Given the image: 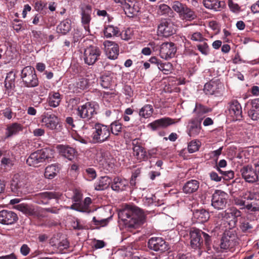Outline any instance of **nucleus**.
Instances as JSON below:
<instances>
[{
    "label": "nucleus",
    "instance_id": "obj_1",
    "mask_svg": "<svg viewBox=\"0 0 259 259\" xmlns=\"http://www.w3.org/2000/svg\"><path fill=\"white\" fill-rule=\"evenodd\" d=\"M118 216L127 229L137 228L145 221L142 210L135 206H127L119 211Z\"/></svg>",
    "mask_w": 259,
    "mask_h": 259
},
{
    "label": "nucleus",
    "instance_id": "obj_2",
    "mask_svg": "<svg viewBox=\"0 0 259 259\" xmlns=\"http://www.w3.org/2000/svg\"><path fill=\"white\" fill-rule=\"evenodd\" d=\"M241 215V212L235 207H231L225 211L219 213L215 217L220 221H217L218 225H225L227 223L231 227H233L237 221V218Z\"/></svg>",
    "mask_w": 259,
    "mask_h": 259
},
{
    "label": "nucleus",
    "instance_id": "obj_3",
    "mask_svg": "<svg viewBox=\"0 0 259 259\" xmlns=\"http://www.w3.org/2000/svg\"><path fill=\"white\" fill-rule=\"evenodd\" d=\"M54 153V150L50 148L37 151L30 154L26 163L30 166H37L39 163L44 162L46 159L53 158Z\"/></svg>",
    "mask_w": 259,
    "mask_h": 259
},
{
    "label": "nucleus",
    "instance_id": "obj_4",
    "mask_svg": "<svg viewBox=\"0 0 259 259\" xmlns=\"http://www.w3.org/2000/svg\"><path fill=\"white\" fill-rule=\"evenodd\" d=\"M110 135V130L106 125L96 123L92 133V138L94 143H102L108 140Z\"/></svg>",
    "mask_w": 259,
    "mask_h": 259
},
{
    "label": "nucleus",
    "instance_id": "obj_5",
    "mask_svg": "<svg viewBox=\"0 0 259 259\" xmlns=\"http://www.w3.org/2000/svg\"><path fill=\"white\" fill-rule=\"evenodd\" d=\"M21 76L24 84L27 88H34L39 84L35 70L31 66L24 67L21 71Z\"/></svg>",
    "mask_w": 259,
    "mask_h": 259
},
{
    "label": "nucleus",
    "instance_id": "obj_6",
    "mask_svg": "<svg viewBox=\"0 0 259 259\" xmlns=\"http://www.w3.org/2000/svg\"><path fill=\"white\" fill-rule=\"evenodd\" d=\"M173 10L178 13L180 17L186 21H191L196 18L195 12L189 8L186 5L179 1H175L171 5Z\"/></svg>",
    "mask_w": 259,
    "mask_h": 259
},
{
    "label": "nucleus",
    "instance_id": "obj_7",
    "mask_svg": "<svg viewBox=\"0 0 259 259\" xmlns=\"http://www.w3.org/2000/svg\"><path fill=\"white\" fill-rule=\"evenodd\" d=\"M242 197L247 201L246 209L255 212L259 210V192L254 190H247L242 193Z\"/></svg>",
    "mask_w": 259,
    "mask_h": 259
},
{
    "label": "nucleus",
    "instance_id": "obj_8",
    "mask_svg": "<svg viewBox=\"0 0 259 259\" xmlns=\"http://www.w3.org/2000/svg\"><path fill=\"white\" fill-rule=\"evenodd\" d=\"M79 9L81 15V24L89 34L90 33V24L91 21L92 6L89 4L82 3L79 5Z\"/></svg>",
    "mask_w": 259,
    "mask_h": 259
},
{
    "label": "nucleus",
    "instance_id": "obj_9",
    "mask_svg": "<svg viewBox=\"0 0 259 259\" xmlns=\"http://www.w3.org/2000/svg\"><path fill=\"white\" fill-rule=\"evenodd\" d=\"M97 106L95 103L87 102L77 107L76 114L81 118L90 119L97 113Z\"/></svg>",
    "mask_w": 259,
    "mask_h": 259
},
{
    "label": "nucleus",
    "instance_id": "obj_10",
    "mask_svg": "<svg viewBox=\"0 0 259 259\" xmlns=\"http://www.w3.org/2000/svg\"><path fill=\"white\" fill-rule=\"evenodd\" d=\"M228 199L227 193L220 190H216L212 195L211 205L215 209H223L226 206Z\"/></svg>",
    "mask_w": 259,
    "mask_h": 259
},
{
    "label": "nucleus",
    "instance_id": "obj_11",
    "mask_svg": "<svg viewBox=\"0 0 259 259\" xmlns=\"http://www.w3.org/2000/svg\"><path fill=\"white\" fill-rule=\"evenodd\" d=\"M101 53L100 49L96 46H91L87 48L83 55L85 63L89 65H93L99 59Z\"/></svg>",
    "mask_w": 259,
    "mask_h": 259
},
{
    "label": "nucleus",
    "instance_id": "obj_12",
    "mask_svg": "<svg viewBox=\"0 0 259 259\" xmlns=\"http://www.w3.org/2000/svg\"><path fill=\"white\" fill-rule=\"evenodd\" d=\"M15 208L22 212L27 216L37 218L43 217L44 216L40 214V212H44V210L40 209L39 208L35 207L27 204L21 203L17 204L15 206Z\"/></svg>",
    "mask_w": 259,
    "mask_h": 259
},
{
    "label": "nucleus",
    "instance_id": "obj_13",
    "mask_svg": "<svg viewBox=\"0 0 259 259\" xmlns=\"http://www.w3.org/2000/svg\"><path fill=\"white\" fill-rule=\"evenodd\" d=\"M148 247L155 251L163 252L168 249V246L165 240L161 237H152L148 242Z\"/></svg>",
    "mask_w": 259,
    "mask_h": 259
},
{
    "label": "nucleus",
    "instance_id": "obj_14",
    "mask_svg": "<svg viewBox=\"0 0 259 259\" xmlns=\"http://www.w3.org/2000/svg\"><path fill=\"white\" fill-rule=\"evenodd\" d=\"M141 3L137 0H125L122 5L125 13L128 17L137 15L141 9Z\"/></svg>",
    "mask_w": 259,
    "mask_h": 259
},
{
    "label": "nucleus",
    "instance_id": "obj_15",
    "mask_svg": "<svg viewBox=\"0 0 259 259\" xmlns=\"http://www.w3.org/2000/svg\"><path fill=\"white\" fill-rule=\"evenodd\" d=\"M176 51L177 49L174 43H163L160 47V56L162 59L167 60L175 56Z\"/></svg>",
    "mask_w": 259,
    "mask_h": 259
},
{
    "label": "nucleus",
    "instance_id": "obj_16",
    "mask_svg": "<svg viewBox=\"0 0 259 259\" xmlns=\"http://www.w3.org/2000/svg\"><path fill=\"white\" fill-rule=\"evenodd\" d=\"M26 184V180L24 176L18 174H15L12 180L11 184V188L12 191L19 194L22 192L23 189Z\"/></svg>",
    "mask_w": 259,
    "mask_h": 259
},
{
    "label": "nucleus",
    "instance_id": "obj_17",
    "mask_svg": "<svg viewBox=\"0 0 259 259\" xmlns=\"http://www.w3.org/2000/svg\"><path fill=\"white\" fill-rule=\"evenodd\" d=\"M202 132L201 121L196 119H191L188 122L186 132L190 137H197Z\"/></svg>",
    "mask_w": 259,
    "mask_h": 259
},
{
    "label": "nucleus",
    "instance_id": "obj_18",
    "mask_svg": "<svg viewBox=\"0 0 259 259\" xmlns=\"http://www.w3.org/2000/svg\"><path fill=\"white\" fill-rule=\"evenodd\" d=\"M175 31L174 25L169 20H161L158 26V32L164 37L171 36Z\"/></svg>",
    "mask_w": 259,
    "mask_h": 259
},
{
    "label": "nucleus",
    "instance_id": "obj_19",
    "mask_svg": "<svg viewBox=\"0 0 259 259\" xmlns=\"http://www.w3.org/2000/svg\"><path fill=\"white\" fill-rule=\"evenodd\" d=\"M18 220L16 213L8 210L0 211V224L4 225H11L14 224Z\"/></svg>",
    "mask_w": 259,
    "mask_h": 259
},
{
    "label": "nucleus",
    "instance_id": "obj_20",
    "mask_svg": "<svg viewBox=\"0 0 259 259\" xmlns=\"http://www.w3.org/2000/svg\"><path fill=\"white\" fill-rule=\"evenodd\" d=\"M229 115L233 120H240L242 117V107L237 100H233L229 104Z\"/></svg>",
    "mask_w": 259,
    "mask_h": 259
},
{
    "label": "nucleus",
    "instance_id": "obj_21",
    "mask_svg": "<svg viewBox=\"0 0 259 259\" xmlns=\"http://www.w3.org/2000/svg\"><path fill=\"white\" fill-rule=\"evenodd\" d=\"M180 120V119H178L175 121V119L169 117L162 118L150 123L148 126L155 131L160 128H165L169 125L177 123Z\"/></svg>",
    "mask_w": 259,
    "mask_h": 259
},
{
    "label": "nucleus",
    "instance_id": "obj_22",
    "mask_svg": "<svg viewBox=\"0 0 259 259\" xmlns=\"http://www.w3.org/2000/svg\"><path fill=\"white\" fill-rule=\"evenodd\" d=\"M242 178L248 183H254L258 180V174L255 169H254L251 166L246 165L243 166L240 170Z\"/></svg>",
    "mask_w": 259,
    "mask_h": 259
},
{
    "label": "nucleus",
    "instance_id": "obj_23",
    "mask_svg": "<svg viewBox=\"0 0 259 259\" xmlns=\"http://www.w3.org/2000/svg\"><path fill=\"white\" fill-rule=\"evenodd\" d=\"M104 46L108 58L112 60L116 59L119 54L118 45L113 41L106 40L104 41Z\"/></svg>",
    "mask_w": 259,
    "mask_h": 259
},
{
    "label": "nucleus",
    "instance_id": "obj_24",
    "mask_svg": "<svg viewBox=\"0 0 259 259\" xmlns=\"http://www.w3.org/2000/svg\"><path fill=\"white\" fill-rule=\"evenodd\" d=\"M41 122L47 128L52 130L56 128L59 123V118L54 114L45 113L42 115Z\"/></svg>",
    "mask_w": 259,
    "mask_h": 259
},
{
    "label": "nucleus",
    "instance_id": "obj_25",
    "mask_svg": "<svg viewBox=\"0 0 259 259\" xmlns=\"http://www.w3.org/2000/svg\"><path fill=\"white\" fill-rule=\"evenodd\" d=\"M202 234L203 232L197 229H193L190 231V243L192 248H200L203 243Z\"/></svg>",
    "mask_w": 259,
    "mask_h": 259
},
{
    "label": "nucleus",
    "instance_id": "obj_26",
    "mask_svg": "<svg viewBox=\"0 0 259 259\" xmlns=\"http://www.w3.org/2000/svg\"><path fill=\"white\" fill-rule=\"evenodd\" d=\"M133 154L137 161H141L147 158L146 152L144 148L138 142L134 140L133 142Z\"/></svg>",
    "mask_w": 259,
    "mask_h": 259
},
{
    "label": "nucleus",
    "instance_id": "obj_27",
    "mask_svg": "<svg viewBox=\"0 0 259 259\" xmlns=\"http://www.w3.org/2000/svg\"><path fill=\"white\" fill-rule=\"evenodd\" d=\"M56 148L60 155L68 160H71L74 158L76 151L74 148L63 145H57Z\"/></svg>",
    "mask_w": 259,
    "mask_h": 259
},
{
    "label": "nucleus",
    "instance_id": "obj_28",
    "mask_svg": "<svg viewBox=\"0 0 259 259\" xmlns=\"http://www.w3.org/2000/svg\"><path fill=\"white\" fill-rule=\"evenodd\" d=\"M127 186L128 181L119 177L115 178L111 183L112 189L116 192L124 191Z\"/></svg>",
    "mask_w": 259,
    "mask_h": 259
},
{
    "label": "nucleus",
    "instance_id": "obj_29",
    "mask_svg": "<svg viewBox=\"0 0 259 259\" xmlns=\"http://www.w3.org/2000/svg\"><path fill=\"white\" fill-rule=\"evenodd\" d=\"M92 203V199L90 197H86L83 204L74 203L70 206V208L76 211L89 213L92 212L89 208V205Z\"/></svg>",
    "mask_w": 259,
    "mask_h": 259
},
{
    "label": "nucleus",
    "instance_id": "obj_30",
    "mask_svg": "<svg viewBox=\"0 0 259 259\" xmlns=\"http://www.w3.org/2000/svg\"><path fill=\"white\" fill-rule=\"evenodd\" d=\"M209 218V213L204 209H197L193 212L192 219L196 223H205Z\"/></svg>",
    "mask_w": 259,
    "mask_h": 259
},
{
    "label": "nucleus",
    "instance_id": "obj_31",
    "mask_svg": "<svg viewBox=\"0 0 259 259\" xmlns=\"http://www.w3.org/2000/svg\"><path fill=\"white\" fill-rule=\"evenodd\" d=\"M22 125L18 123H13L7 125L5 135L6 138H10L16 135L20 131H22Z\"/></svg>",
    "mask_w": 259,
    "mask_h": 259
},
{
    "label": "nucleus",
    "instance_id": "obj_32",
    "mask_svg": "<svg viewBox=\"0 0 259 259\" xmlns=\"http://www.w3.org/2000/svg\"><path fill=\"white\" fill-rule=\"evenodd\" d=\"M111 180L107 176L101 177L94 184L95 189L97 191L103 190L108 187Z\"/></svg>",
    "mask_w": 259,
    "mask_h": 259
},
{
    "label": "nucleus",
    "instance_id": "obj_33",
    "mask_svg": "<svg viewBox=\"0 0 259 259\" xmlns=\"http://www.w3.org/2000/svg\"><path fill=\"white\" fill-rule=\"evenodd\" d=\"M199 187V183L195 180L188 181L183 186V190L185 193L190 194L196 191Z\"/></svg>",
    "mask_w": 259,
    "mask_h": 259
},
{
    "label": "nucleus",
    "instance_id": "obj_34",
    "mask_svg": "<svg viewBox=\"0 0 259 259\" xmlns=\"http://www.w3.org/2000/svg\"><path fill=\"white\" fill-rule=\"evenodd\" d=\"M248 115L252 120L259 118V99H255L251 101V107L248 111Z\"/></svg>",
    "mask_w": 259,
    "mask_h": 259
},
{
    "label": "nucleus",
    "instance_id": "obj_35",
    "mask_svg": "<svg viewBox=\"0 0 259 259\" xmlns=\"http://www.w3.org/2000/svg\"><path fill=\"white\" fill-rule=\"evenodd\" d=\"M71 28V21L70 19H67L60 22L57 27L58 33L62 34H67Z\"/></svg>",
    "mask_w": 259,
    "mask_h": 259
},
{
    "label": "nucleus",
    "instance_id": "obj_36",
    "mask_svg": "<svg viewBox=\"0 0 259 259\" xmlns=\"http://www.w3.org/2000/svg\"><path fill=\"white\" fill-rule=\"evenodd\" d=\"M48 100L51 107H57L59 105L61 100V95L58 92H51L49 94Z\"/></svg>",
    "mask_w": 259,
    "mask_h": 259
},
{
    "label": "nucleus",
    "instance_id": "obj_37",
    "mask_svg": "<svg viewBox=\"0 0 259 259\" xmlns=\"http://www.w3.org/2000/svg\"><path fill=\"white\" fill-rule=\"evenodd\" d=\"M59 168L58 164H53L48 166L45 169V176L49 179H53L59 172Z\"/></svg>",
    "mask_w": 259,
    "mask_h": 259
},
{
    "label": "nucleus",
    "instance_id": "obj_38",
    "mask_svg": "<svg viewBox=\"0 0 259 259\" xmlns=\"http://www.w3.org/2000/svg\"><path fill=\"white\" fill-rule=\"evenodd\" d=\"M153 111L151 105L146 104L140 109L139 114L141 117L148 118L152 116Z\"/></svg>",
    "mask_w": 259,
    "mask_h": 259
},
{
    "label": "nucleus",
    "instance_id": "obj_39",
    "mask_svg": "<svg viewBox=\"0 0 259 259\" xmlns=\"http://www.w3.org/2000/svg\"><path fill=\"white\" fill-rule=\"evenodd\" d=\"M119 29L117 27L112 25H109L105 26L104 29V34L106 37L110 38L113 36H117L119 33Z\"/></svg>",
    "mask_w": 259,
    "mask_h": 259
},
{
    "label": "nucleus",
    "instance_id": "obj_40",
    "mask_svg": "<svg viewBox=\"0 0 259 259\" xmlns=\"http://www.w3.org/2000/svg\"><path fill=\"white\" fill-rule=\"evenodd\" d=\"M157 13L159 15L171 16L173 14V12L168 5L162 4L157 7Z\"/></svg>",
    "mask_w": 259,
    "mask_h": 259
},
{
    "label": "nucleus",
    "instance_id": "obj_41",
    "mask_svg": "<svg viewBox=\"0 0 259 259\" xmlns=\"http://www.w3.org/2000/svg\"><path fill=\"white\" fill-rule=\"evenodd\" d=\"M210 109L202 105L201 104L196 103L195 108L193 112L196 114L198 117H200L204 114L209 112Z\"/></svg>",
    "mask_w": 259,
    "mask_h": 259
},
{
    "label": "nucleus",
    "instance_id": "obj_42",
    "mask_svg": "<svg viewBox=\"0 0 259 259\" xmlns=\"http://www.w3.org/2000/svg\"><path fill=\"white\" fill-rule=\"evenodd\" d=\"M5 86L8 90L12 89L15 87V75L12 72L8 74L5 79Z\"/></svg>",
    "mask_w": 259,
    "mask_h": 259
},
{
    "label": "nucleus",
    "instance_id": "obj_43",
    "mask_svg": "<svg viewBox=\"0 0 259 259\" xmlns=\"http://www.w3.org/2000/svg\"><path fill=\"white\" fill-rule=\"evenodd\" d=\"M158 69L164 74H169L172 72L173 66L169 62H161L160 64H158Z\"/></svg>",
    "mask_w": 259,
    "mask_h": 259
},
{
    "label": "nucleus",
    "instance_id": "obj_44",
    "mask_svg": "<svg viewBox=\"0 0 259 259\" xmlns=\"http://www.w3.org/2000/svg\"><path fill=\"white\" fill-rule=\"evenodd\" d=\"M188 38L192 41L198 42L207 40V39L204 37L200 32H190L188 35Z\"/></svg>",
    "mask_w": 259,
    "mask_h": 259
},
{
    "label": "nucleus",
    "instance_id": "obj_45",
    "mask_svg": "<svg viewBox=\"0 0 259 259\" xmlns=\"http://www.w3.org/2000/svg\"><path fill=\"white\" fill-rule=\"evenodd\" d=\"M217 89V85L214 82H208L205 84L203 91L207 95H213Z\"/></svg>",
    "mask_w": 259,
    "mask_h": 259
},
{
    "label": "nucleus",
    "instance_id": "obj_46",
    "mask_svg": "<svg viewBox=\"0 0 259 259\" xmlns=\"http://www.w3.org/2000/svg\"><path fill=\"white\" fill-rule=\"evenodd\" d=\"M88 86V80L85 78H80L76 83V89L74 92H79V90H84Z\"/></svg>",
    "mask_w": 259,
    "mask_h": 259
},
{
    "label": "nucleus",
    "instance_id": "obj_47",
    "mask_svg": "<svg viewBox=\"0 0 259 259\" xmlns=\"http://www.w3.org/2000/svg\"><path fill=\"white\" fill-rule=\"evenodd\" d=\"M110 126V133L111 132L113 135H118L121 132V124L117 121L113 122Z\"/></svg>",
    "mask_w": 259,
    "mask_h": 259
},
{
    "label": "nucleus",
    "instance_id": "obj_48",
    "mask_svg": "<svg viewBox=\"0 0 259 259\" xmlns=\"http://www.w3.org/2000/svg\"><path fill=\"white\" fill-rule=\"evenodd\" d=\"M200 145V142L198 140H192L188 144V150L189 152L192 153L198 151Z\"/></svg>",
    "mask_w": 259,
    "mask_h": 259
},
{
    "label": "nucleus",
    "instance_id": "obj_49",
    "mask_svg": "<svg viewBox=\"0 0 259 259\" xmlns=\"http://www.w3.org/2000/svg\"><path fill=\"white\" fill-rule=\"evenodd\" d=\"M100 84L104 89H109L111 86V78L109 76L103 75L100 78Z\"/></svg>",
    "mask_w": 259,
    "mask_h": 259
},
{
    "label": "nucleus",
    "instance_id": "obj_50",
    "mask_svg": "<svg viewBox=\"0 0 259 259\" xmlns=\"http://www.w3.org/2000/svg\"><path fill=\"white\" fill-rule=\"evenodd\" d=\"M201 42L202 43L197 45V48L202 54L207 55L209 53V48L208 45L205 41H203Z\"/></svg>",
    "mask_w": 259,
    "mask_h": 259
},
{
    "label": "nucleus",
    "instance_id": "obj_51",
    "mask_svg": "<svg viewBox=\"0 0 259 259\" xmlns=\"http://www.w3.org/2000/svg\"><path fill=\"white\" fill-rule=\"evenodd\" d=\"M228 7L230 11L234 13L238 14L241 11V7L239 5L232 0H229Z\"/></svg>",
    "mask_w": 259,
    "mask_h": 259
},
{
    "label": "nucleus",
    "instance_id": "obj_52",
    "mask_svg": "<svg viewBox=\"0 0 259 259\" xmlns=\"http://www.w3.org/2000/svg\"><path fill=\"white\" fill-rule=\"evenodd\" d=\"M48 89L44 85H40L33 91V93L38 95L39 97L47 95Z\"/></svg>",
    "mask_w": 259,
    "mask_h": 259
},
{
    "label": "nucleus",
    "instance_id": "obj_53",
    "mask_svg": "<svg viewBox=\"0 0 259 259\" xmlns=\"http://www.w3.org/2000/svg\"><path fill=\"white\" fill-rule=\"evenodd\" d=\"M12 27L17 32L24 29V26L22 21L15 19L12 22Z\"/></svg>",
    "mask_w": 259,
    "mask_h": 259
},
{
    "label": "nucleus",
    "instance_id": "obj_54",
    "mask_svg": "<svg viewBox=\"0 0 259 259\" xmlns=\"http://www.w3.org/2000/svg\"><path fill=\"white\" fill-rule=\"evenodd\" d=\"M241 197H235L234 198V202L235 204L241 207V208H246L247 202L245 199L242 197V194L241 195Z\"/></svg>",
    "mask_w": 259,
    "mask_h": 259
},
{
    "label": "nucleus",
    "instance_id": "obj_55",
    "mask_svg": "<svg viewBox=\"0 0 259 259\" xmlns=\"http://www.w3.org/2000/svg\"><path fill=\"white\" fill-rule=\"evenodd\" d=\"M93 222L94 224L99 227H104L106 226L108 222L109 219H103L101 220H97L95 217L93 218Z\"/></svg>",
    "mask_w": 259,
    "mask_h": 259
},
{
    "label": "nucleus",
    "instance_id": "obj_56",
    "mask_svg": "<svg viewBox=\"0 0 259 259\" xmlns=\"http://www.w3.org/2000/svg\"><path fill=\"white\" fill-rule=\"evenodd\" d=\"M13 165V161L11 159L7 157H3L1 162V166L4 167V168L11 167Z\"/></svg>",
    "mask_w": 259,
    "mask_h": 259
},
{
    "label": "nucleus",
    "instance_id": "obj_57",
    "mask_svg": "<svg viewBox=\"0 0 259 259\" xmlns=\"http://www.w3.org/2000/svg\"><path fill=\"white\" fill-rule=\"evenodd\" d=\"M87 177L88 181H92L97 176L95 170L93 168H89L86 169Z\"/></svg>",
    "mask_w": 259,
    "mask_h": 259
},
{
    "label": "nucleus",
    "instance_id": "obj_58",
    "mask_svg": "<svg viewBox=\"0 0 259 259\" xmlns=\"http://www.w3.org/2000/svg\"><path fill=\"white\" fill-rule=\"evenodd\" d=\"M223 4H224L223 2L218 0H212L211 9L214 10L215 11H219L220 9L222 7Z\"/></svg>",
    "mask_w": 259,
    "mask_h": 259
},
{
    "label": "nucleus",
    "instance_id": "obj_59",
    "mask_svg": "<svg viewBox=\"0 0 259 259\" xmlns=\"http://www.w3.org/2000/svg\"><path fill=\"white\" fill-rule=\"evenodd\" d=\"M229 242L227 237H223L221 240V247L223 249H227L230 245Z\"/></svg>",
    "mask_w": 259,
    "mask_h": 259
},
{
    "label": "nucleus",
    "instance_id": "obj_60",
    "mask_svg": "<svg viewBox=\"0 0 259 259\" xmlns=\"http://www.w3.org/2000/svg\"><path fill=\"white\" fill-rule=\"evenodd\" d=\"M30 251V249L27 244H23L20 248V252L24 256L27 255Z\"/></svg>",
    "mask_w": 259,
    "mask_h": 259
},
{
    "label": "nucleus",
    "instance_id": "obj_61",
    "mask_svg": "<svg viewBox=\"0 0 259 259\" xmlns=\"http://www.w3.org/2000/svg\"><path fill=\"white\" fill-rule=\"evenodd\" d=\"M32 133L35 137H40L45 135V130L44 128H37L34 129Z\"/></svg>",
    "mask_w": 259,
    "mask_h": 259
},
{
    "label": "nucleus",
    "instance_id": "obj_62",
    "mask_svg": "<svg viewBox=\"0 0 259 259\" xmlns=\"http://www.w3.org/2000/svg\"><path fill=\"white\" fill-rule=\"evenodd\" d=\"M252 228V226L248 222H243L241 225V230L245 232H248Z\"/></svg>",
    "mask_w": 259,
    "mask_h": 259
},
{
    "label": "nucleus",
    "instance_id": "obj_63",
    "mask_svg": "<svg viewBox=\"0 0 259 259\" xmlns=\"http://www.w3.org/2000/svg\"><path fill=\"white\" fill-rule=\"evenodd\" d=\"M121 38L124 40H128L131 37V32L130 29H126L122 32L121 34Z\"/></svg>",
    "mask_w": 259,
    "mask_h": 259
},
{
    "label": "nucleus",
    "instance_id": "obj_64",
    "mask_svg": "<svg viewBox=\"0 0 259 259\" xmlns=\"http://www.w3.org/2000/svg\"><path fill=\"white\" fill-rule=\"evenodd\" d=\"M210 179L217 182H220L222 180V177H219L215 172L212 171L209 174Z\"/></svg>",
    "mask_w": 259,
    "mask_h": 259
}]
</instances>
